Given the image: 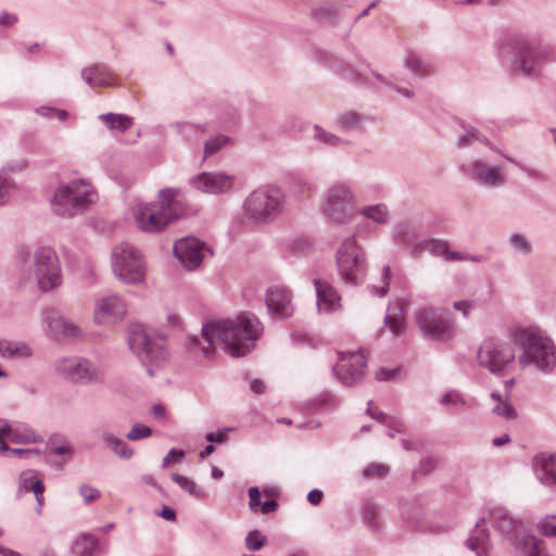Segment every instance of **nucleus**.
Wrapping results in <instances>:
<instances>
[{
	"label": "nucleus",
	"mask_w": 556,
	"mask_h": 556,
	"mask_svg": "<svg viewBox=\"0 0 556 556\" xmlns=\"http://www.w3.org/2000/svg\"><path fill=\"white\" fill-rule=\"evenodd\" d=\"M262 331L258 318L253 314L245 313L235 319L203 324L201 337L189 336L186 348L193 354L211 357L215 354L219 340L231 356L240 357L255 346V341Z\"/></svg>",
	"instance_id": "obj_1"
},
{
	"label": "nucleus",
	"mask_w": 556,
	"mask_h": 556,
	"mask_svg": "<svg viewBox=\"0 0 556 556\" xmlns=\"http://www.w3.org/2000/svg\"><path fill=\"white\" fill-rule=\"evenodd\" d=\"M459 169L469 180L481 188L497 189L506 184L504 166L492 162L488 156L466 160L460 164Z\"/></svg>",
	"instance_id": "obj_14"
},
{
	"label": "nucleus",
	"mask_w": 556,
	"mask_h": 556,
	"mask_svg": "<svg viewBox=\"0 0 556 556\" xmlns=\"http://www.w3.org/2000/svg\"><path fill=\"white\" fill-rule=\"evenodd\" d=\"M101 439L104 445L116 456L123 459H129L132 457L134 450L115 434L105 431L101 434Z\"/></svg>",
	"instance_id": "obj_38"
},
{
	"label": "nucleus",
	"mask_w": 556,
	"mask_h": 556,
	"mask_svg": "<svg viewBox=\"0 0 556 556\" xmlns=\"http://www.w3.org/2000/svg\"><path fill=\"white\" fill-rule=\"evenodd\" d=\"M367 356L364 352L339 353V361L332 366L338 380L346 387H352L365 376Z\"/></svg>",
	"instance_id": "obj_19"
},
{
	"label": "nucleus",
	"mask_w": 556,
	"mask_h": 556,
	"mask_svg": "<svg viewBox=\"0 0 556 556\" xmlns=\"http://www.w3.org/2000/svg\"><path fill=\"white\" fill-rule=\"evenodd\" d=\"M151 434L152 429L150 427L142 424H135L126 434V438L130 441H139L149 438Z\"/></svg>",
	"instance_id": "obj_55"
},
{
	"label": "nucleus",
	"mask_w": 556,
	"mask_h": 556,
	"mask_svg": "<svg viewBox=\"0 0 556 556\" xmlns=\"http://www.w3.org/2000/svg\"><path fill=\"white\" fill-rule=\"evenodd\" d=\"M313 283L317 296L316 305L318 313L330 314L340 308L341 298L328 281L315 278Z\"/></svg>",
	"instance_id": "obj_26"
},
{
	"label": "nucleus",
	"mask_w": 556,
	"mask_h": 556,
	"mask_svg": "<svg viewBox=\"0 0 556 556\" xmlns=\"http://www.w3.org/2000/svg\"><path fill=\"white\" fill-rule=\"evenodd\" d=\"M5 452L9 453L10 456L16 457V458L31 459V458H39L41 456V452L37 448H12V447H9V450Z\"/></svg>",
	"instance_id": "obj_58"
},
{
	"label": "nucleus",
	"mask_w": 556,
	"mask_h": 556,
	"mask_svg": "<svg viewBox=\"0 0 556 556\" xmlns=\"http://www.w3.org/2000/svg\"><path fill=\"white\" fill-rule=\"evenodd\" d=\"M41 323L46 334L54 341H74L85 337L78 324L63 316L54 307H47L42 311Z\"/></svg>",
	"instance_id": "obj_16"
},
{
	"label": "nucleus",
	"mask_w": 556,
	"mask_h": 556,
	"mask_svg": "<svg viewBox=\"0 0 556 556\" xmlns=\"http://www.w3.org/2000/svg\"><path fill=\"white\" fill-rule=\"evenodd\" d=\"M205 244L197 238L187 237L174 243L175 256L189 269L200 266L205 255Z\"/></svg>",
	"instance_id": "obj_22"
},
{
	"label": "nucleus",
	"mask_w": 556,
	"mask_h": 556,
	"mask_svg": "<svg viewBox=\"0 0 556 556\" xmlns=\"http://www.w3.org/2000/svg\"><path fill=\"white\" fill-rule=\"evenodd\" d=\"M434 459L431 457H425L419 463V468L413 472V477L425 476L431 472L434 468Z\"/></svg>",
	"instance_id": "obj_63"
},
{
	"label": "nucleus",
	"mask_w": 556,
	"mask_h": 556,
	"mask_svg": "<svg viewBox=\"0 0 556 556\" xmlns=\"http://www.w3.org/2000/svg\"><path fill=\"white\" fill-rule=\"evenodd\" d=\"M170 128L187 141H198L205 134L207 124H195L191 122H175Z\"/></svg>",
	"instance_id": "obj_35"
},
{
	"label": "nucleus",
	"mask_w": 556,
	"mask_h": 556,
	"mask_svg": "<svg viewBox=\"0 0 556 556\" xmlns=\"http://www.w3.org/2000/svg\"><path fill=\"white\" fill-rule=\"evenodd\" d=\"M313 136L315 140L327 146L337 147L343 143V140L340 137L325 130L323 127L318 125L314 126Z\"/></svg>",
	"instance_id": "obj_50"
},
{
	"label": "nucleus",
	"mask_w": 556,
	"mask_h": 556,
	"mask_svg": "<svg viewBox=\"0 0 556 556\" xmlns=\"http://www.w3.org/2000/svg\"><path fill=\"white\" fill-rule=\"evenodd\" d=\"M472 402L473 400L471 397L466 396L463 392L455 389L445 392L439 399V404L448 410L470 407Z\"/></svg>",
	"instance_id": "obj_37"
},
{
	"label": "nucleus",
	"mask_w": 556,
	"mask_h": 556,
	"mask_svg": "<svg viewBox=\"0 0 556 556\" xmlns=\"http://www.w3.org/2000/svg\"><path fill=\"white\" fill-rule=\"evenodd\" d=\"M367 413L372 419L389 428L388 435L391 438H393L395 433L405 431V425L400 418L386 415L374 406L372 401H369L367 404Z\"/></svg>",
	"instance_id": "obj_30"
},
{
	"label": "nucleus",
	"mask_w": 556,
	"mask_h": 556,
	"mask_svg": "<svg viewBox=\"0 0 556 556\" xmlns=\"http://www.w3.org/2000/svg\"><path fill=\"white\" fill-rule=\"evenodd\" d=\"M509 248L518 254L527 256L532 252V243L527 236L515 232L511 233L507 240Z\"/></svg>",
	"instance_id": "obj_47"
},
{
	"label": "nucleus",
	"mask_w": 556,
	"mask_h": 556,
	"mask_svg": "<svg viewBox=\"0 0 556 556\" xmlns=\"http://www.w3.org/2000/svg\"><path fill=\"white\" fill-rule=\"evenodd\" d=\"M477 362L492 375L502 377L514 368L516 355L510 344L489 339L478 349Z\"/></svg>",
	"instance_id": "obj_13"
},
{
	"label": "nucleus",
	"mask_w": 556,
	"mask_h": 556,
	"mask_svg": "<svg viewBox=\"0 0 556 556\" xmlns=\"http://www.w3.org/2000/svg\"><path fill=\"white\" fill-rule=\"evenodd\" d=\"M266 543V536L263 535L258 530H253L245 536V546L249 551H260Z\"/></svg>",
	"instance_id": "obj_52"
},
{
	"label": "nucleus",
	"mask_w": 556,
	"mask_h": 556,
	"mask_svg": "<svg viewBox=\"0 0 556 556\" xmlns=\"http://www.w3.org/2000/svg\"><path fill=\"white\" fill-rule=\"evenodd\" d=\"M33 279L41 292H50L61 287L63 282L62 266L53 248L38 244L33 251L25 245L17 249L15 283L18 287H24Z\"/></svg>",
	"instance_id": "obj_2"
},
{
	"label": "nucleus",
	"mask_w": 556,
	"mask_h": 556,
	"mask_svg": "<svg viewBox=\"0 0 556 556\" xmlns=\"http://www.w3.org/2000/svg\"><path fill=\"white\" fill-rule=\"evenodd\" d=\"M265 303L276 318L286 319L293 314L292 293L286 286H271L266 291Z\"/></svg>",
	"instance_id": "obj_21"
},
{
	"label": "nucleus",
	"mask_w": 556,
	"mask_h": 556,
	"mask_svg": "<svg viewBox=\"0 0 556 556\" xmlns=\"http://www.w3.org/2000/svg\"><path fill=\"white\" fill-rule=\"evenodd\" d=\"M129 213L136 227L143 232H159L167 226L155 201L147 202L136 198L129 204Z\"/></svg>",
	"instance_id": "obj_18"
},
{
	"label": "nucleus",
	"mask_w": 556,
	"mask_h": 556,
	"mask_svg": "<svg viewBox=\"0 0 556 556\" xmlns=\"http://www.w3.org/2000/svg\"><path fill=\"white\" fill-rule=\"evenodd\" d=\"M372 77L376 79V83H370V84L372 87H375L379 90H384V88H390V89L395 90L396 92H399L401 96H403L405 98L413 97V91L406 87H399L395 84H393L391 80L382 77L379 74L372 73Z\"/></svg>",
	"instance_id": "obj_49"
},
{
	"label": "nucleus",
	"mask_w": 556,
	"mask_h": 556,
	"mask_svg": "<svg viewBox=\"0 0 556 556\" xmlns=\"http://www.w3.org/2000/svg\"><path fill=\"white\" fill-rule=\"evenodd\" d=\"M536 479L545 485H556V454L542 452L532 460Z\"/></svg>",
	"instance_id": "obj_28"
},
{
	"label": "nucleus",
	"mask_w": 556,
	"mask_h": 556,
	"mask_svg": "<svg viewBox=\"0 0 556 556\" xmlns=\"http://www.w3.org/2000/svg\"><path fill=\"white\" fill-rule=\"evenodd\" d=\"M404 64L409 72L418 75L430 72L432 67L430 60L422 58L415 51H408L406 53Z\"/></svg>",
	"instance_id": "obj_41"
},
{
	"label": "nucleus",
	"mask_w": 556,
	"mask_h": 556,
	"mask_svg": "<svg viewBox=\"0 0 556 556\" xmlns=\"http://www.w3.org/2000/svg\"><path fill=\"white\" fill-rule=\"evenodd\" d=\"M476 143L488 144L489 140L485 136L481 135L475 127H463V132L459 134L457 146L459 148L472 147Z\"/></svg>",
	"instance_id": "obj_46"
},
{
	"label": "nucleus",
	"mask_w": 556,
	"mask_h": 556,
	"mask_svg": "<svg viewBox=\"0 0 556 556\" xmlns=\"http://www.w3.org/2000/svg\"><path fill=\"white\" fill-rule=\"evenodd\" d=\"M356 215L376 225H387L390 220V212L384 203L364 205L357 210Z\"/></svg>",
	"instance_id": "obj_31"
},
{
	"label": "nucleus",
	"mask_w": 556,
	"mask_h": 556,
	"mask_svg": "<svg viewBox=\"0 0 556 556\" xmlns=\"http://www.w3.org/2000/svg\"><path fill=\"white\" fill-rule=\"evenodd\" d=\"M31 355V349L25 342L0 340V356L3 358H26Z\"/></svg>",
	"instance_id": "obj_36"
},
{
	"label": "nucleus",
	"mask_w": 556,
	"mask_h": 556,
	"mask_svg": "<svg viewBox=\"0 0 556 556\" xmlns=\"http://www.w3.org/2000/svg\"><path fill=\"white\" fill-rule=\"evenodd\" d=\"M230 142V138L226 135H216L204 142V157L214 155Z\"/></svg>",
	"instance_id": "obj_48"
},
{
	"label": "nucleus",
	"mask_w": 556,
	"mask_h": 556,
	"mask_svg": "<svg viewBox=\"0 0 556 556\" xmlns=\"http://www.w3.org/2000/svg\"><path fill=\"white\" fill-rule=\"evenodd\" d=\"M115 277L126 285H139L146 277V262L141 251L134 244L123 242L116 245L111 255Z\"/></svg>",
	"instance_id": "obj_11"
},
{
	"label": "nucleus",
	"mask_w": 556,
	"mask_h": 556,
	"mask_svg": "<svg viewBox=\"0 0 556 556\" xmlns=\"http://www.w3.org/2000/svg\"><path fill=\"white\" fill-rule=\"evenodd\" d=\"M125 314V305L117 295H105L96 301L93 320L98 325L113 324Z\"/></svg>",
	"instance_id": "obj_23"
},
{
	"label": "nucleus",
	"mask_w": 556,
	"mask_h": 556,
	"mask_svg": "<svg viewBox=\"0 0 556 556\" xmlns=\"http://www.w3.org/2000/svg\"><path fill=\"white\" fill-rule=\"evenodd\" d=\"M97 200L98 193L91 181L87 178H75L58 182L50 204L54 214L72 218L85 213Z\"/></svg>",
	"instance_id": "obj_6"
},
{
	"label": "nucleus",
	"mask_w": 556,
	"mask_h": 556,
	"mask_svg": "<svg viewBox=\"0 0 556 556\" xmlns=\"http://www.w3.org/2000/svg\"><path fill=\"white\" fill-rule=\"evenodd\" d=\"M172 480L176 482L181 490H184L186 493H188L195 500L203 501L207 496L206 491L201 485H199L194 480L186 476L175 472L172 473Z\"/></svg>",
	"instance_id": "obj_39"
},
{
	"label": "nucleus",
	"mask_w": 556,
	"mask_h": 556,
	"mask_svg": "<svg viewBox=\"0 0 556 556\" xmlns=\"http://www.w3.org/2000/svg\"><path fill=\"white\" fill-rule=\"evenodd\" d=\"M390 279H391V269H390V266L386 265L382 268V277H381L382 285L381 286H371L370 287L371 293L379 298L386 296L388 293V290H389Z\"/></svg>",
	"instance_id": "obj_54"
},
{
	"label": "nucleus",
	"mask_w": 556,
	"mask_h": 556,
	"mask_svg": "<svg viewBox=\"0 0 556 556\" xmlns=\"http://www.w3.org/2000/svg\"><path fill=\"white\" fill-rule=\"evenodd\" d=\"M488 302V288L484 289L478 296V299H464L455 301L453 308L460 312L465 318H468L470 312Z\"/></svg>",
	"instance_id": "obj_43"
},
{
	"label": "nucleus",
	"mask_w": 556,
	"mask_h": 556,
	"mask_svg": "<svg viewBox=\"0 0 556 556\" xmlns=\"http://www.w3.org/2000/svg\"><path fill=\"white\" fill-rule=\"evenodd\" d=\"M422 251H428L433 256L443 257L446 262H462L467 258V255L457 251H450L448 243L441 239H430L416 243L412 252L419 254Z\"/></svg>",
	"instance_id": "obj_27"
},
{
	"label": "nucleus",
	"mask_w": 556,
	"mask_h": 556,
	"mask_svg": "<svg viewBox=\"0 0 556 556\" xmlns=\"http://www.w3.org/2000/svg\"><path fill=\"white\" fill-rule=\"evenodd\" d=\"M313 247L311 238L301 236L294 238L290 243V251L293 253H305L308 252Z\"/></svg>",
	"instance_id": "obj_57"
},
{
	"label": "nucleus",
	"mask_w": 556,
	"mask_h": 556,
	"mask_svg": "<svg viewBox=\"0 0 556 556\" xmlns=\"http://www.w3.org/2000/svg\"><path fill=\"white\" fill-rule=\"evenodd\" d=\"M186 456L184 450L170 448L162 460V467L167 468L175 463L180 462Z\"/></svg>",
	"instance_id": "obj_59"
},
{
	"label": "nucleus",
	"mask_w": 556,
	"mask_h": 556,
	"mask_svg": "<svg viewBox=\"0 0 556 556\" xmlns=\"http://www.w3.org/2000/svg\"><path fill=\"white\" fill-rule=\"evenodd\" d=\"M490 399L493 401L494 405L492 406V413L498 417H503L505 419H514L517 414L513 405L503 400L498 392H492L490 394Z\"/></svg>",
	"instance_id": "obj_45"
},
{
	"label": "nucleus",
	"mask_w": 556,
	"mask_h": 556,
	"mask_svg": "<svg viewBox=\"0 0 556 556\" xmlns=\"http://www.w3.org/2000/svg\"><path fill=\"white\" fill-rule=\"evenodd\" d=\"M232 430H233L232 428H223L216 432H208L205 435V440L211 443H218V444L226 443L228 440V433L231 432Z\"/></svg>",
	"instance_id": "obj_62"
},
{
	"label": "nucleus",
	"mask_w": 556,
	"mask_h": 556,
	"mask_svg": "<svg viewBox=\"0 0 556 556\" xmlns=\"http://www.w3.org/2000/svg\"><path fill=\"white\" fill-rule=\"evenodd\" d=\"M356 204L357 195L352 185L338 180L324 191L319 210L328 224L345 226L353 222Z\"/></svg>",
	"instance_id": "obj_7"
},
{
	"label": "nucleus",
	"mask_w": 556,
	"mask_h": 556,
	"mask_svg": "<svg viewBox=\"0 0 556 556\" xmlns=\"http://www.w3.org/2000/svg\"><path fill=\"white\" fill-rule=\"evenodd\" d=\"M78 491L86 504L92 503L100 496V491L88 484H81Z\"/></svg>",
	"instance_id": "obj_61"
},
{
	"label": "nucleus",
	"mask_w": 556,
	"mask_h": 556,
	"mask_svg": "<svg viewBox=\"0 0 556 556\" xmlns=\"http://www.w3.org/2000/svg\"><path fill=\"white\" fill-rule=\"evenodd\" d=\"M74 551L80 556H98L101 548L97 539L91 534H83L74 543Z\"/></svg>",
	"instance_id": "obj_40"
},
{
	"label": "nucleus",
	"mask_w": 556,
	"mask_h": 556,
	"mask_svg": "<svg viewBox=\"0 0 556 556\" xmlns=\"http://www.w3.org/2000/svg\"><path fill=\"white\" fill-rule=\"evenodd\" d=\"M363 521L374 532L381 530L380 508L372 502H366L362 508Z\"/></svg>",
	"instance_id": "obj_42"
},
{
	"label": "nucleus",
	"mask_w": 556,
	"mask_h": 556,
	"mask_svg": "<svg viewBox=\"0 0 556 556\" xmlns=\"http://www.w3.org/2000/svg\"><path fill=\"white\" fill-rule=\"evenodd\" d=\"M128 345L150 376H154L152 366L166 362L168 351L165 340L159 336H150L143 325H132L128 329Z\"/></svg>",
	"instance_id": "obj_8"
},
{
	"label": "nucleus",
	"mask_w": 556,
	"mask_h": 556,
	"mask_svg": "<svg viewBox=\"0 0 556 556\" xmlns=\"http://www.w3.org/2000/svg\"><path fill=\"white\" fill-rule=\"evenodd\" d=\"M488 522L511 544L526 534V527L521 520L514 518L503 506H492L488 510V516H482L477 521L466 541V546L476 556H489L491 544L490 533L486 528Z\"/></svg>",
	"instance_id": "obj_5"
},
{
	"label": "nucleus",
	"mask_w": 556,
	"mask_h": 556,
	"mask_svg": "<svg viewBox=\"0 0 556 556\" xmlns=\"http://www.w3.org/2000/svg\"><path fill=\"white\" fill-rule=\"evenodd\" d=\"M285 197L275 187L265 186L252 191L243 202L245 216L257 224L271 220L283 210Z\"/></svg>",
	"instance_id": "obj_12"
},
{
	"label": "nucleus",
	"mask_w": 556,
	"mask_h": 556,
	"mask_svg": "<svg viewBox=\"0 0 556 556\" xmlns=\"http://www.w3.org/2000/svg\"><path fill=\"white\" fill-rule=\"evenodd\" d=\"M403 313L404 306L402 301H393L387 307L384 325L394 336H399L405 330Z\"/></svg>",
	"instance_id": "obj_29"
},
{
	"label": "nucleus",
	"mask_w": 556,
	"mask_h": 556,
	"mask_svg": "<svg viewBox=\"0 0 556 556\" xmlns=\"http://www.w3.org/2000/svg\"><path fill=\"white\" fill-rule=\"evenodd\" d=\"M80 77L92 89L118 86L114 72L104 63L83 67Z\"/></svg>",
	"instance_id": "obj_25"
},
{
	"label": "nucleus",
	"mask_w": 556,
	"mask_h": 556,
	"mask_svg": "<svg viewBox=\"0 0 556 556\" xmlns=\"http://www.w3.org/2000/svg\"><path fill=\"white\" fill-rule=\"evenodd\" d=\"M41 440V437L33 428L23 424H11L0 418V442L28 444Z\"/></svg>",
	"instance_id": "obj_24"
},
{
	"label": "nucleus",
	"mask_w": 556,
	"mask_h": 556,
	"mask_svg": "<svg viewBox=\"0 0 556 556\" xmlns=\"http://www.w3.org/2000/svg\"><path fill=\"white\" fill-rule=\"evenodd\" d=\"M161 214L166 219V225L182 218L188 211L187 202L179 188H164L159 191V200L155 201Z\"/></svg>",
	"instance_id": "obj_20"
},
{
	"label": "nucleus",
	"mask_w": 556,
	"mask_h": 556,
	"mask_svg": "<svg viewBox=\"0 0 556 556\" xmlns=\"http://www.w3.org/2000/svg\"><path fill=\"white\" fill-rule=\"evenodd\" d=\"M415 321L422 337L429 341L447 342L456 334L453 316L434 306H422L414 313Z\"/></svg>",
	"instance_id": "obj_10"
},
{
	"label": "nucleus",
	"mask_w": 556,
	"mask_h": 556,
	"mask_svg": "<svg viewBox=\"0 0 556 556\" xmlns=\"http://www.w3.org/2000/svg\"><path fill=\"white\" fill-rule=\"evenodd\" d=\"M43 482L38 477V472L33 469H26L23 470L17 478V490H16V496L21 497L22 495L33 492L37 493L40 492L42 488Z\"/></svg>",
	"instance_id": "obj_32"
},
{
	"label": "nucleus",
	"mask_w": 556,
	"mask_h": 556,
	"mask_svg": "<svg viewBox=\"0 0 556 556\" xmlns=\"http://www.w3.org/2000/svg\"><path fill=\"white\" fill-rule=\"evenodd\" d=\"M339 405L340 400L329 392L319 394L311 402L312 408L319 413H331L337 409Z\"/></svg>",
	"instance_id": "obj_44"
},
{
	"label": "nucleus",
	"mask_w": 556,
	"mask_h": 556,
	"mask_svg": "<svg viewBox=\"0 0 556 556\" xmlns=\"http://www.w3.org/2000/svg\"><path fill=\"white\" fill-rule=\"evenodd\" d=\"M237 177L232 174L214 170L201 172L188 179L190 188L197 192L219 195L233 190Z\"/></svg>",
	"instance_id": "obj_17"
},
{
	"label": "nucleus",
	"mask_w": 556,
	"mask_h": 556,
	"mask_svg": "<svg viewBox=\"0 0 556 556\" xmlns=\"http://www.w3.org/2000/svg\"><path fill=\"white\" fill-rule=\"evenodd\" d=\"M498 59L509 72L532 76L556 60V51L521 36H507L500 43Z\"/></svg>",
	"instance_id": "obj_3"
},
{
	"label": "nucleus",
	"mask_w": 556,
	"mask_h": 556,
	"mask_svg": "<svg viewBox=\"0 0 556 556\" xmlns=\"http://www.w3.org/2000/svg\"><path fill=\"white\" fill-rule=\"evenodd\" d=\"M98 119L112 132L125 134L132 126V118L126 114L103 113Z\"/></svg>",
	"instance_id": "obj_33"
},
{
	"label": "nucleus",
	"mask_w": 556,
	"mask_h": 556,
	"mask_svg": "<svg viewBox=\"0 0 556 556\" xmlns=\"http://www.w3.org/2000/svg\"><path fill=\"white\" fill-rule=\"evenodd\" d=\"M53 369L63 379L76 384H90L99 378V368L86 357L61 356L53 362Z\"/></svg>",
	"instance_id": "obj_15"
},
{
	"label": "nucleus",
	"mask_w": 556,
	"mask_h": 556,
	"mask_svg": "<svg viewBox=\"0 0 556 556\" xmlns=\"http://www.w3.org/2000/svg\"><path fill=\"white\" fill-rule=\"evenodd\" d=\"M336 260L340 277L345 283L356 286L365 279L367 257L355 236H349L340 243Z\"/></svg>",
	"instance_id": "obj_9"
},
{
	"label": "nucleus",
	"mask_w": 556,
	"mask_h": 556,
	"mask_svg": "<svg viewBox=\"0 0 556 556\" xmlns=\"http://www.w3.org/2000/svg\"><path fill=\"white\" fill-rule=\"evenodd\" d=\"M538 530L542 535L556 536V515H547L538 523Z\"/></svg>",
	"instance_id": "obj_53"
},
{
	"label": "nucleus",
	"mask_w": 556,
	"mask_h": 556,
	"mask_svg": "<svg viewBox=\"0 0 556 556\" xmlns=\"http://www.w3.org/2000/svg\"><path fill=\"white\" fill-rule=\"evenodd\" d=\"M338 123L342 128H344L346 130H352V129H356L357 127H359V125L362 123V118L358 114H356L354 112H349V113L342 114L339 117Z\"/></svg>",
	"instance_id": "obj_56"
},
{
	"label": "nucleus",
	"mask_w": 556,
	"mask_h": 556,
	"mask_svg": "<svg viewBox=\"0 0 556 556\" xmlns=\"http://www.w3.org/2000/svg\"><path fill=\"white\" fill-rule=\"evenodd\" d=\"M249 508L252 513H262L264 515L274 513L278 509V502L274 498L262 502V493L258 486H251L248 490Z\"/></svg>",
	"instance_id": "obj_34"
},
{
	"label": "nucleus",
	"mask_w": 556,
	"mask_h": 556,
	"mask_svg": "<svg viewBox=\"0 0 556 556\" xmlns=\"http://www.w3.org/2000/svg\"><path fill=\"white\" fill-rule=\"evenodd\" d=\"M390 472V468L386 464L380 463H370L368 464L364 470L363 476L365 478H384Z\"/></svg>",
	"instance_id": "obj_51"
},
{
	"label": "nucleus",
	"mask_w": 556,
	"mask_h": 556,
	"mask_svg": "<svg viewBox=\"0 0 556 556\" xmlns=\"http://www.w3.org/2000/svg\"><path fill=\"white\" fill-rule=\"evenodd\" d=\"M18 22V16L9 11L0 12V25L3 27H12Z\"/></svg>",
	"instance_id": "obj_64"
},
{
	"label": "nucleus",
	"mask_w": 556,
	"mask_h": 556,
	"mask_svg": "<svg viewBox=\"0 0 556 556\" xmlns=\"http://www.w3.org/2000/svg\"><path fill=\"white\" fill-rule=\"evenodd\" d=\"M377 231V228L375 225H372L369 222H358L355 225V233L352 236L359 237V238H366L368 236L375 235Z\"/></svg>",
	"instance_id": "obj_60"
},
{
	"label": "nucleus",
	"mask_w": 556,
	"mask_h": 556,
	"mask_svg": "<svg viewBox=\"0 0 556 556\" xmlns=\"http://www.w3.org/2000/svg\"><path fill=\"white\" fill-rule=\"evenodd\" d=\"M509 339L521 351L518 356L521 368L533 367L543 374L554 371L556 346L540 326L535 324L515 326L509 330Z\"/></svg>",
	"instance_id": "obj_4"
}]
</instances>
